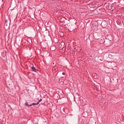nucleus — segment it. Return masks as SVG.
Masks as SVG:
<instances>
[{
  "mask_svg": "<svg viewBox=\"0 0 124 124\" xmlns=\"http://www.w3.org/2000/svg\"><path fill=\"white\" fill-rule=\"evenodd\" d=\"M65 44L64 43V42H62L60 44L59 48L60 50H62V49L64 47Z\"/></svg>",
  "mask_w": 124,
  "mask_h": 124,
  "instance_id": "nucleus-1",
  "label": "nucleus"
},
{
  "mask_svg": "<svg viewBox=\"0 0 124 124\" xmlns=\"http://www.w3.org/2000/svg\"><path fill=\"white\" fill-rule=\"evenodd\" d=\"M31 68L32 69V70H33V71H34V72H36V69L35 68V67L33 66H32L31 67Z\"/></svg>",
  "mask_w": 124,
  "mask_h": 124,
  "instance_id": "nucleus-2",
  "label": "nucleus"
},
{
  "mask_svg": "<svg viewBox=\"0 0 124 124\" xmlns=\"http://www.w3.org/2000/svg\"><path fill=\"white\" fill-rule=\"evenodd\" d=\"M53 48H54L53 50H56V46H51V47H50V49L52 50V49H53Z\"/></svg>",
  "mask_w": 124,
  "mask_h": 124,
  "instance_id": "nucleus-3",
  "label": "nucleus"
},
{
  "mask_svg": "<svg viewBox=\"0 0 124 124\" xmlns=\"http://www.w3.org/2000/svg\"><path fill=\"white\" fill-rule=\"evenodd\" d=\"M25 106H28L29 107V105L28 104V102H26L25 103Z\"/></svg>",
  "mask_w": 124,
  "mask_h": 124,
  "instance_id": "nucleus-4",
  "label": "nucleus"
},
{
  "mask_svg": "<svg viewBox=\"0 0 124 124\" xmlns=\"http://www.w3.org/2000/svg\"><path fill=\"white\" fill-rule=\"evenodd\" d=\"M41 101H42V99H40L38 101L39 102H41Z\"/></svg>",
  "mask_w": 124,
  "mask_h": 124,
  "instance_id": "nucleus-5",
  "label": "nucleus"
},
{
  "mask_svg": "<svg viewBox=\"0 0 124 124\" xmlns=\"http://www.w3.org/2000/svg\"><path fill=\"white\" fill-rule=\"evenodd\" d=\"M32 105H36V103H32Z\"/></svg>",
  "mask_w": 124,
  "mask_h": 124,
  "instance_id": "nucleus-6",
  "label": "nucleus"
},
{
  "mask_svg": "<svg viewBox=\"0 0 124 124\" xmlns=\"http://www.w3.org/2000/svg\"><path fill=\"white\" fill-rule=\"evenodd\" d=\"M39 104V102H37L36 103V105H38Z\"/></svg>",
  "mask_w": 124,
  "mask_h": 124,
  "instance_id": "nucleus-7",
  "label": "nucleus"
},
{
  "mask_svg": "<svg viewBox=\"0 0 124 124\" xmlns=\"http://www.w3.org/2000/svg\"><path fill=\"white\" fill-rule=\"evenodd\" d=\"M32 106V104H31L30 105H29V107Z\"/></svg>",
  "mask_w": 124,
  "mask_h": 124,
  "instance_id": "nucleus-8",
  "label": "nucleus"
},
{
  "mask_svg": "<svg viewBox=\"0 0 124 124\" xmlns=\"http://www.w3.org/2000/svg\"><path fill=\"white\" fill-rule=\"evenodd\" d=\"M62 75H65V73H62Z\"/></svg>",
  "mask_w": 124,
  "mask_h": 124,
  "instance_id": "nucleus-9",
  "label": "nucleus"
},
{
  "mask_svg": "<svg viewBox=\"0 0 124 124\" xmlns=\"http://www.w3.org/2000/svg\"><path fill=\"white\" fill-rule=\"evenodd\" d=\"M5 22L7 23V20H5Z\"/></svg>",
  "mask_w": 124,
  "mask_h": 124,
  "instance_id": "nucleus-10",
  "label": "nucleus"
}]
</instances>
